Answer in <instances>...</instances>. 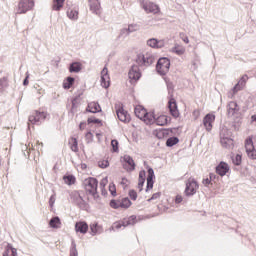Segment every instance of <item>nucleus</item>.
I'll list each match as a JSON object with an SVG mask.
<instances>
[{"instance_id": "nucleus-1", "label": "nucleus", "mask_w": 256, "mask_h": 256, "mask_svg": "<svg viewBox=\"0 0 256 256\" xmlns=\"http://www.w3.org/2000/svg\"><path fill=\"white\" fill-rule=\"evenodd\" d=\"M164 81L168 91V109L170 111V115H172L174 119H177V117H179V108L177 107V100H175V97L173 96L175 85H173V82H171L167 77L164 78Z\"/></svg>"}, {"instance_id": "nucleus-2", "label": "nucleus", "mask_w": 256, "mask_h": 256, "mask_svg": "<svg viewBox=\"0 0 256 256\" xmlns=\"http://www.w3.org/2000/svg\"><path fill=\"white\" fill-rule=\"evenodd\" d=\"M171 69V60L167 57H160L156 63V71L161 77H165Z\"/></svg>"}, {"instance_id": "nucleus-3", "label": "nucleus", "mask_w": 256, "mask_h": 256, "mask_svg": "<svg viewBox=\"0 0 256 256\" xmlns=\"http://www.w3.org/2000/svg\"><path fill=\"white\" fill-rule=\"evenodd\" d=\"M109 205L112 209H129V207L133 205V202H131V199H129V197H124L122 199L110 200Z\"/></svg>"}, {"instance_id": "nucleus-4", "label": "nucleus", "mask_w": 256, "mask_h": 256, "mask_svg": "<svg viewBox=\"0 0 256 256\" xmlns=\"http://www.w3.org/2000/svg\"><path fill=\"white\" fill-rule=\"evenodd\" d=\"M197 189H199V182L195 180V178H189L186 181V187L184 190V195L186 197H193L197 193Z\"/></svg>"}, {"instance_id": "nucleus-5", "label": "nucleus", "mask_w": 256, "mask_h": 256, "mask_svg": "<svg viewBox=\"0 0 256 256\" xmlns=\"http://www.w3.org/2000/svg\"><path fill=\"white\" fill-rule=\"evenodd\" d=\"M136 63L140 67H149L155 63V56L152 54H138L136 57Z\"/></svg>"}, {"instance_id": "nucleus-6", "label": "nucleus", "mask_w": 256, "mask_h": 256, "mask_svg": "<svg viewBox=\"0 0 256 256\" xmlns=\"http://www.w3.org/2000/svg\"><path fill=\"white\" fill-rule=\"evenodd\" d=\"M83 187L87 193H96L99 187V180L95 177H88L83 181Z\"/></svg>"}, {"instance_id": "nucleus-7", "label": "nucleus", "mask_w": 256, "mask_h": 256, "mask_svg": "<svg viewBox=\"0 0 256 256\" xmlns=\"http://www.w3.org/2000/svg\"><path fill=\"white\" fill-rule=\"evenodd\" d=\"M35 7V0H20L18 3V11L19 15L27 13V11H31Z\"/></svg>"}, {"instance_id": "nucleus-8", "label": "nucleus", "mask_w": 256, "mask_h": 256, "mask_svg": "<svg viewBox=\"0 0 256 256\" xmlns=\"http://www.w3.org/2000/svg\"><path fill=\"white\" fill-rule=\"evenodd\" d=\"M115 109L119 121L122 123H129V121H131V115L123 108V104L116 105Z\"/></svg>"}, {"instance_id": "nucleus-9", "label": "nucleus", "mask_w": 256, "mask_h": 256, "mask_svg": "<svg viewBox=\"0 0 256 256\" xmlns=\"http://www.w3.org/2000/svg\"><path fill=\"white\" fill-rule=\"evenodd\" d=\"M47 119V113L35 111L34 114L30 115L28 118L29 123L32 125H41L43 121Z\"/></svg>"}, {"instance_id": "nucleus-10", "label": "nucleus", "mask_w": 256, "mask_h": 256, "mask_svg": "<svg viewBox=\"0 0 256 256\" xmlns=\"http://www.w3.org/2000/svg\"><path fill=\"white\" fill-rule=\"evenodd\" d=\"M130 83H137L141 79V69L139 65L133 64L128 72Z\"/></svg>"}, {"instance_id": "nucleus-11", "label": "nucleus", "mask_w": 256, "mask_h": 256, "mask_svg": "<svg viewBox=\"0 0 256 256\" xmlns=\"http://www.w3.org/2000/svg\"><path fill=\"white\" fill-rule=\"evenodd\" d=\"M122 159V167L123 169H125V171H127L128 173H131V171H135V167H137V165L135 164V160H133V157L126 154L122 157Z\"/></svg>"}, {"instance_id": "nucleus-12", "label": "nucleus", "mask_w": 256, "mask_h": 256, "mask_svg": "<svg viewBox=\"0 0 256 256\" xmlns=\"http://www.w3.org/2000/svg\"><path fill=\"white\" fill-rule=\"evenodd\" d=\"M245 150L246 153L249 157V159H256V149H255V145L253 144V138L252 137H248L245 140Z\"/></svg>"}, {"instance_id": "nucleus-13", "label": "nucleus", "mask_w": 256, "mask_h": 256, "mask_svg": "<svg viewBox=\"0 0 256 256\" xmlns=\"http://www.w3.org/2000/svg\"><path fill=\"white\" fill-rule=\"evenodd\" d=\"M70 202L77 205V207H83V205H85V200L77 190L70 193Z\"/></svg>"}, {"instance_id": "nucleus-14", "label": "nucleus", "mask_w": 256, "mask_h": 256, "mask_svg": "<svg viewBox=\"0 0 256 256\" xmlns=\"http://www.w3.org/2000/svg\"><path fill=\"white\" fill-rule=\"evenodd\" d=\"M148 176L146 178V193L153 189V185H155V170L151 168V166H147Z\"/></svg>"}, {"instance_id": "nucleus-15", "label": "nucleus", "mask_w": 256, "mask_h": 256, "mask_svg": "<svg viewBox=\"0 0 256 256\" xmlns=\"http://www.w3.org/2000/svg\"><path fill=\"white\" fill-rule=\"evenodd\" d=\"M101 87H103L104 89H109L110 85H111V78H109V70L107 69V67H104L101 71Z\"/></svg>"}, {"instance_id": "nucleus-16", "label": "nucleus", "mask_w": 256, "mask_h": 256, "mask_svg": "<svg viewBox=\"0 0 256 256\" xmlns=\"http://www.w3.org/2000/svg\"><path fill=\"white\" fill-rule=\"evenodd\" d=\"M247 81H249V76H247V74H244L240 80L238 81L237 84L234 85V87L232 88V93L233 95H235V93H239V91L243 90V88L245 87V85H247Z\"/></svg>"}, {"instance_id": "nucleus-17", "label": "nucleus", "mask_w": 256, "mask_h": 256, "mask_svg": "<svg viewBox=\"0 0 256 256\" xmlns=\"http://www.w3.org/2000/svg\"><path fill=\"white\" fill-rule=\"evenodd\" d=\"M214 121H215V115L214 114L208 113L204 116L203 125H204L206 131H208V132L212 131Z\"/></svg>"}, {"instance_id": "nucleus-18", "label": "nucleus", "mask_w": 256, "mask_h": 256, "mask_svg": "<svg viewBox=\"0 0 256 256\" xmlns=\"http://www.w3.org/2000/svg\"><path fill=\"white\" fill-rule=\"evenodd\" d=\"M240 110L241 108L239 107V104H237V102L235 101H231L227 105L228 117H235V115H237V113H239Z\"/></svg>"}, {"instance_id": "nucleus-19", "label": "nucleus", "mask_w": 256, "mask_h": 256, "mask_svg": "<svg viewBox=\"0 0 256 256\" xmlns=\"http://www.w3.org/2000/svg\"><path fill=\"white\" fill-rule=\"evenodd\" d=\"M147 45L152 49H163V47H165V41L157 38H150L147 40Z\"/></svg>"}, {"instance_id": "nucleus-20", "label": "nucleus", "mask_w": 256, "mask_h": 256, "mask_svg": "<svg viewBox=\"0 0 256 256\" xmlns=\"http://www.w3.org/2000/svg\"><path fill=\"white\" fill-rule=\"evenodd\" d=\"M229 164L227 162L221 161L217 166H216V173L217 175H220V177H225L227 173H229Z\"/></svg>"}, {"instance_id": "nucleus-21", "label": "nucleus", "mask_w": 256, "mask_h": 256, "mask_svg": "<svg viewBox=\"0 0 256 256\" xmlns=\"http://www.w3.org/2000/svg\"><path fill=\"white\" fill-rule=\"evenodd\" d=\"M75 231L76 233L85 235L89 231V224H87L85 221H78L75 223Z\"/></svg>"}, {"instance_id": "nucleus-22", "label": "nucleus", "mask_w": 256, "mask_h": 256, "mask_svg": "<svg viewBox=\"0 0 256 256\" xmlns=\"http://www.w3.org/2000/svg\"><path fill=\"white\" fill-rule=\"evenodd\" d=\"M90 11L94 13V15L101 14V2L99 0H88Z\"/></svg>"}, {"instance_id": "nucleus-23", "label": "nucleus", "mask_w": 256, "mask_h": 256, "mask_svg": "<svg viewBox=\"0 0 256 256\" xmlns=\"http://www.w3.org/2000/svg\"><path fill=\"white\" fill-rule=\"evenodd\" d=\"M154 123H156L159 127H165V125H169V123H171V117L167 115H160L156 117Z\"/></svg>"}, {"instance_id": "nucleus-24", "label": "nucleus", "mask_w": 256, "mask_h": 256, "mask_svg": "<svg viewBox=\"0 0 256 256\" xmlns=\"http://www.w3.org/2000/svg\"><path fill=\"white\" fill-rule=\"evenodd\" d=\"M101 111V105H99L97 102L88 103L86 107V113H101Z\"/></svg>"}, {"instance_id": "nucleus-25", "label": "nucleus", "mask_w": 256, "mask_h": 256, "mask_svg": "<svg viewBox=\"0 0 256 256\" xmlns=\"http://www.w3.org/2000/svg\"><path fill=\"white\" fill-rule=\"evenodd\" d=\"M82 69H83V64L77 61L70 63L68 67L69 73H80Z\"/></svg>"}, {"instance_id": "nucleus-26", "label": "nucleus", "mask_w": 256, "mask_h": 256, "mask_svg": "<svg viewBox=\"0 0 256 256\" xmlns=\"http://www.w3.org/2000/svg\"><path fill=\"white\" fill-rule=\"evenodd\" d=\"M143 9L146 10L147 13H154V15L160 11L159 5L152 2L149 4H144Z\"/></svg>"}, {"instance_id": "nucleus-27", "label": "nucleus", "mask_w": 256, "mask_h": 256, "mask_svg": "<svg viewBox=\"0 0 256 256\" xmlns=\"http://www.w3.org/2000/svg\"><path fill=\"white\" fill-rule=\"evenodd\" d=\"M155 111H151V112H147L144 116V118H142V121H144V123H146V125H153V123H155Z\"/></svg>"}, {"instance_id": "nucleus-28", "label": "nucleus", "mask_w": 256, "mask_h": 256, "mask_svg": "<svg viewBox=\"0 0 256 256\" xmlns=\"http://www.w3.org/2000/svg\"><path fill=\"white\" fill-rule=\"evenodd\" d=\"M147 179V172L145 170H141L138 176V189L139 191H143V186L145 185V180Z\"/></svg>"}, {"instance_id": "nucleus-29", "label": "nucleus", "mask_w": 256, "mask_h": 256, "mask_svg": "<svg viewBox=\"0 0 256 256\" xmlns=\"http://www.w3.org/2000/svg\"><path fill=\"white\" fill-rule=\"evenodd\" d=\"M90 231L92 237H95V235H101L103 233V227L99 226V223L94 222L90 224Z\"/></svg>"}, {"instance_id": "nucleus-30", "label": "nucleus", "mask_w": 256, "mask_h": 256, "mask_svg": "<svg viewBox=\"0 0 256 256\" xmlns=\"http://www.w3.org/2000/svg\"><path fill=\"white\" fill-rule=\"evenodd\" d=\"M134 113L135 116L140 119L141 121H143L144 116L147 113V109H145V107L138 105L134 108Z\"/></svg>"}, {"instance_id": "nucleus-31", "label": "nucleus", "mask_w": 256, "mask_h": 256, "mask_svg": "<svg viewBox=\"0 0 256 256\" xmlns=\"http://www.w3.org/2000/svg\"><path fill=\"white\" fill-rule=\"evenodd\" d=\"M49 225L52 229H61V218L54 216L50 219Z\"/></svg>"}, {"instance_id": "nucleus-32", "label": "nucleus", "mask_w": 256, "mask_h": 256, "mask_svg": "<svg viewBox=\"0 0 256 256\" xmlns=\"http://www.w3.org/2000/svg\"><path fill=\"white\" fill-rule=\"evenodd\" d=\"M67 17L72 21H77L79 19V10L78 9H71L67 10Z\"/></svg>"}, {"instance_id": "nucleus-33", "label": "nucleus", "mask_w": 256, "mask_h": 256, "mask_svg": "<svg viewBox=\"0 0 256 256\" xmlns=\"http://www.w3.org/2000/svg\"><path fill=\"white\" fill-rule=\"evenodd\" d=\"M63 181L64 183H66V185L71 186V185H75V183L77 182V178L73 174L64 175Z\"/></svg>"}, {"instance_id": "nucleus-34", "label": "nucleus", "mask_w": 256, "mask_h": 256, "mask_svg": "<svg viewBox=\"0 0 256 256\" xmlns=\"http://www.w3.org/2000/svg\"><path fill=\"white\" fill-rule=\"evenodd\" d=\"M70 149L74 153H79V142L77 141V138L71 137L69 141Z\"/></svg>"}, {"instance_id": "nucleus-35", "label": "nucleus", "mask_w": 256, "mask_h": 256, "mask_svg": "<svg viewBox=\"0 0 256 256\" xmlns=\"http://www.w3.org/2000/svg\"><path fill=\"white\" fill-rule=\"evenodd\" d=\"M75 84V78L72 76H68L66 81L63 82V89H71Z\"/></svg>"}, {"instance_id": "nucleus-36", "label": "nucleus", "mask_w": 256, "mask_h": 256, "mask_svg": "<svg viewBox=\"0 0 256 256\" xmlns=\"http://www.w3.org/2000/svg\"><path fill=\"white\" fill-rule=\"evenodd\" d=\"M65 5V0H53V11H61V8Z\"/></svg>"}, {"instance_id": "nucleus-37", "label": "nucleus", "mask_w": 256, "mask_h": 256, "mask_svg": "<svg viewBox=\"0 0 256 256\" xmlns=\"http://www.w3.org/2000/svg\"><path fill=\"white\" fill-rule=\"evenodd\" d=\"M179 143V137L172 136L166 140V147H175Z\"/></svg>"}, {"instance_id": "nucleus-38", "label": "nucleus", "mask_w": 256, "mask_h": 256, "mask_svg": "<svg viewBox=\"0 0 256 256\" xmlns=\"http://www.w3.org/2000/svg\"><path fill=\"white\" fill-rule=\"evenodd\" d=\"M233 165L239 167L241 163H243V156L241 154H236L235 156L231 157Z\"/></svg>"}, {"instance_id": "nucleus-39", "label": "nucleus", "mask_w": 256, "mask_h": 256, "mask_svg": "<svg viewBox=\"0 0 256 256\" xmlns=\"http://www.w3.org/2000/svg\"><path fill=\"white\" fill-rule=\"evenodd\" d=\"M88 125H91V123H94L95 125H99V127H103V121L99 118H95V116H91L87 119Z\"/></svg>"}, {"instance_id": "nucleus-40", "label": "nucleus", "mask_w": 256, "mask_h": 256, "mask_svg": "<svg viewBox=\"0 0 256 256\" xmlns=\"http://www.w3.org/2000/svg\"><path fill=\"white\" fill-rule=\"evenodd\" d=\"M70 256H79V252L77 251V243H75L74 239L71 240Z\"/></svg>"}, {"instance_id": "nucleus-41", "label": "nucleus", "mask_w": 256, "mask_h": 256, "mask_svg": "<svg viewBox=\"0 0 256 256\" xmlns=\"http://www.w3.org/2000/svg\"><path fill=\"white\" fill-rule=\"evenodd\" d=\"M124 223H126V227H129V225H135V223H137V216L131 215L128 218H124Z\"/></svg>"}, {"instance_id": "nucleus-42", "label": "nucleus", "mask_w": 256, "mask_h": 256, "mask_svg": "<svg viewBox=\"0 0 256 256\" xmlns=\"http://www.w3.org/2000/svg\"><path fill=\"white\" fill-rule=\"evenodd\" d=\"M7 87H9V81L7 80V77H2L0 79V93H3Z\"/></svg>"}, {"instance_id": "nucleus-43", "label": "nucleus", "mask_w": 256, "mask_h": 256, "mask_svg": "<svg viewBox=\"0 0 256 256\" xmlns=\"http://www.w3.org/2000/svg\"><path fill=\"white\" fill-rule=\"evenodd\" d=\"M81 97V95L75 96L74 98H72L71 103H72V107L70 109V113H72V115H75V109H77L78 105L77 102L79 101V98Z\"/></svg>"}, {"instance_id": "nucleus-44", "label": "nucleus", "mask_w": 256, "mask_h": 256, "mask_svg": "<svg viewBox=\"0 0 256 256\" xmlns=\"http://www.w3.org/2000/svg\"><path fill=\"white\" fill-rule=\"evenodd\" d=\"M172 53H175L176 55H183L185 53V48L183 46L175 45L172 48Z\"/></svg>"}, {"instance_id": "nucleus-45", "label": "nucleus", "mask_w": 256, "mask_h": 256, "mask_svg": "<svg viewBox=\"0 0 256 256\" xmlns=\"http://www.w3.org/2000/svg\"><path fill=\"white\" fill-rule=\"evenodd\" d=\"M222 147H225L226 149H229L231 145H233V139L231 138H222L221 139Z\"/></svg>"}, {"instance_id": "nucleus-46", "label": "nucleus", "mask_w": 256, "mask_h": 256, "mask_svg": "<svg viewBox=\"0 0 256 256\" xmlns=\"http://www.w3.org/2000/svg\"><path fill=\"white\" fill-rule=\"evenodd\" d=\"M112 153H119V140H111Z\"/></svg>"}, {"instance_id": "nucleus-47", "label": "nucleus", "mask_w": 256, "mask_h": 256, "mask_svg": "<svg viewBox=\"0 0 256 256\" xmlns=\"http://www.w3.org/2000/svg\"><path fill=\"white\" fill-rule=\"evenodd\" d=\"M121 227H127V224L125 223V220H120L118 222H115L113 225H112V229H121Z\"/></svg>"}, {"instance_id": "nucleus-48", "label": "nucleus", "mask_w": 256, "mask_h": 256, "mask_svg": "<svg viewBox=\"0 0 256 256\" xmlns=\"http://www.w3.org/2000/svg\"><path fill=\"white\" fill-rule=\"evenodd\" d=\"M109 192L112 197H117V187L115 186V184L109 185Z\"/></svg>"}, {"instance_id": "nucleus-49", "label": "nucleus", "mask_w": 256, "mask_h": 256, "mask_svg": "<svg viewBox=\"0 0 256 256\" xmlns=\"http://www.w3.org/2000/svg\"><path fill=\"white\" fill-rule=\"evenodd\" d=\"M128 195L132 201H137V191L131 189L129 190Z\"/></svg>"}, {"instance_id": "nucleus-50", "label": "nucleus", "mask_w": 256, "mask_h": 256, "mask_svg": "<svg viewBox=\"0 0 256 256\" xmlns=\"http://www.w3.org/2000/svg\"><path fill=\"white\" fill-rule=\"evenodd\" d=\"M100 169H107L109 167V160H102L98 162Z\"/></svg>"}, {"instance_id": "nucleus-51", "label": "nucleus", "mask_w": 256, "mask_h": 256, "mask_svg": "<svg viewBox=\"0 0 256 256\" xmlns=\"http://www.w3.org/2000/svg\"><path fill=\"white\" fill-rule=\"evenodd\" d=\"M128 31L130 33H135V31H139V25H137V24H130L128 26Z\"/></svg>"}, {"instance_id": "nucleus-52", "label": "nucleus", "mask_w": 256, "mask_h": 256, "mask_svg": "<svg viewBox=\"0 0 256 256\" xmlns=\"http://www.w3.org/2000/svg\"><path fill=\"white\" fill-rule=\"evenodd\" d=\"M85 139L87 143H93V133L88 131L85 135Z\"/></svg>"}, {"instance_id": "nucleus-53", "label": "nucleus", "mask_w": 256, "mask_h": 256, "mask_svg": "<svg viewBox=\"0 0 256 256\" xmlns=\"http://www.w3.org/2000/svg\"><path fill=\"white\" fill-rule=\"evenodd\" d=\"M7 245H8V250L11 253V256H18L17 250L15 248H13V245H11L9 243Z\"/></svg>"}, {"instance_id": "nucleus-54", "label": "nucleus", "mask_w": 256, "mask_h": 256, "mask_svg": "<svg viewBox=\"0 0 256 256\" xmlns=\"http://www.w3.org/2000/svg\"><path fill=\"white\" fill-rule=\"evenodd\" d=\"M159 197H161V192H156L148 199V202L151 203V201H155V199H159Z\"/></svg>"}, {"instance_id": "nucleus-55", "label": "nucleus", "mask_w": 256, "mask_h": 256, "mask_svg": "<svg viewBox=\"0 0 256 256\" xmlns=\"http://www.w3.org/2000/svg\"><path fill=\"white\" fill-rule=\"evenodd\" d=\"M107 183H109V180L107 179V177L103 178L100 181V189H105V187H107Z\"/></svg>"}, {"instance_id": "nucleus-56", "label": "nucleus", "mask_w": 256, "mask_h": 256, "mask_svg": "<svg viewBox=\"0 0 256 256\" xmlns=\"http://www.w3.org/2000/svg\"><path fill=\"white\" fill-rule=\"evenodd\" d=\"M131 32H129V29L128 28H123L121 31H120V35L122 37H127L128 35H130Z\"/></svg>"}, {"instance_id": "nucleus-57", "label": "nucleus", "mask_w": 256, "mask_h": 256, "mask_svg": "<svg viewBox=\"0 0 256 256\" xmlns=\"http://www.w3.org/2000/svg\"><path fill=\"white\" fill-rule=\"evenodd\" d=\"M209 178H210L211 182L213 181L215 183V181H217V179H219V176H217V174H215V173H210Z\"/></svg>"}, {"instance_id": "nucleus-58", "label": "nucleus", "mask_w": 256, "mask_h": 256, "mask_svg": "<svg viewBox=\"0 0 256 256\" xmlns=\"http://www.w3.org/2000/svg\"><path fill=\"white\" fill-rule=\"evenodd\" d=\"M182 202H183V196L176 195V197H175V204L179 205V203H182Z\"/></svg>"}, {"instance_id": "nucleus-59", "label": "nucleus", "mask_w": 256, "mask_h": 256, "mask_svg": "<svg viewBox=\"0 0 256 256\" xmlns=\"http://www.w3.org/2000/svg\"><path fill=\"white\" fill-rule=\"evenodd\" d=\"M24 87H27L29 85V72L26 73V77L23 80Z\"/></svg>"}, {"instance_id": "nucleus-60", "label": "nucleus", "mask_w": 256, "mask_h": 256, "mask_svg": "<svg viewBox=\"0 0 256 256\" xmlns=\"http://www.w3.org/2000/svg\"><path fill=\"white\" fill-rule=\"evenodd\" d=\"M49 205H50V207H53L55 205V195L50 196Z\"/></svg>"}, {"instance_id": "nucleus-61", "label": "nucleus", "mask_w": 256, "mask_h": 256, "mask_svg": "<svg viewBox=\"0 0 256 256\" xmlns=\"http://www.w3.org/2000/svg\"><path fill=\"white\" fill-rule=\"evenodd\" d=\"M203 185L207 187L208 185H211V178H205L202 181Z\"/></svg>"}, {"instance_id": "nucleus-62", "label": "nucleus", "mask_w": 256, "mask_h": 256, "mask_svg": "<svg viewBox=\"0 0 256 256\" xmlns=\"http://www.w3.org/2000/svg\"><path fill=\"white\" fill-rule=\"evenodd\" d=\"M160 130L162 131V135L164 137H169V130H168V128H162Z\"/></svg>"}, {"instance_id": "nucleus-63", "label": "nucleus", "mask_w": 256, "mask_h": 256, "mask_svg": "<svg viewBox=\"0 0 256 256\" xmlns=\"http://www.w3.org/2000/svg\"><path fill=\"white\" fill-rule=\"evenodd\" d=\"M156 137L158 139H165V136H163V132L161 129L156 133Z\"/></svg>"}, {"instance_id": "nucleus-64", "label": "nucleus", "mask_w": 256, "mask_h": 256, "mask_svg": "<svg viewBox=\"0 0 256 256\" xmlns=\"http://www.w3.org/2000/svg\"><path fill=\"white\" fill-rule=\"evenodd\" d=\"M9 246L7 245L6 246V248H5V250H4V252H3V254H2V256H9Z\"/></svg>"}]
</instances>
